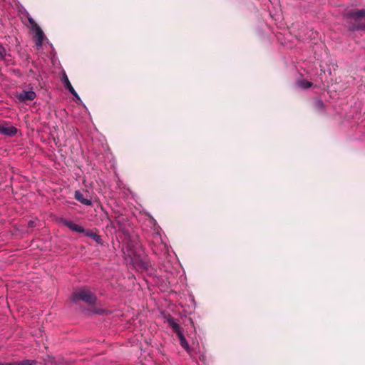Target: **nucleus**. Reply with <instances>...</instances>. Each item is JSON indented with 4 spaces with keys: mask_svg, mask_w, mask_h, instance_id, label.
I'll list each match as a JSON object with an SVG mask.
<instances>
[{
    "mask_svg": "<svg viewBox=\"0 0 365 365\" xmlns=\"http://www.w3.org/2000/svg\"><path fill=\"white\" fill-rule=\"evenodd\" d=\"M349 29L351 31L365 30V9H354L345 14Z\"/></svg>",
    "mask_w": 365,
    "mask_h": 365,
    "instance_id": "1",
    "label": "nucleus"
},
{
    "mask_svg": "<svg viewBox=\"0 0 365 365\" xmlns=\"http://www.w3.org/2000/svg\"><path fill=\"white\" fill-rule=\"evenodd\" d=\"M72 299L73 301L82 300L89 304H93L96 301V296L86 289H83L74 292Z\"/></svg>",
    "mask_w": 365,
    "mask_h": 365,
    "instance_id": "2",
    "label": "nucleus"
},
{
    "mask_svg": "<svg viewBox=\"0 0 365 365\" xmlns=\"http://www.w3.org/2000/svg\"><path fill=\"white\" fill-rule=\"evenodd\" d=\"M28 20L31 24L32 31H35L36 33V45L38 48L41 47L45 38V35L39 26L32 18L29 17L28 18Z\"/></svg>",
    "mask_w": 365,
    "mask_h": 365,
    "instance_id": "3",
    "label": "nucleus"
},
{
    "mask_svg": "<svg viewBox=\"0 0 365 365\" xmlns=\"http://www.w3.org/2000/svg\"><path fill=\"white\" fill-rule=\"evenodd\" d=\"M60 222L63 225H65L66 227H67L68 228H69L71 230H72L73 232H76L78 233H83V232H85V229L83 227H81V225H79L78 224L73 222L71 220H68L65 218H61L60 220Z\"/></svg>",
    "mask_w": 365,
    "mask_h": 365,
    "instance_id": "4",
    "label": "nucleus"
},
{
    "mask_svg": "<svg viewBox=\"0 0 365 365\" xmlns=\"http://www.w3.org/2000/svg\"><path fill=\"white\" fill-rule=\"evenodd\" d=\"M17 128L7 123L0 124V133L7 136H14L17 133Z\"/></svg>",
    "mask_w": 365,
    "mask_h": 365,
    "instance_id": "5",
    "label": "nucleus"
},
{
    "mask_svg": "<svg viewBox=\"0 0 365 365\" xmlns=\"http://www.w3.org/2000/svg\"><path fill=\"white\" fill-rule=\"evenodd\" d=\"M36 96V93L33 91H24L18 95V98L21 101H33Z\"/></svg>",
    "mask_w": 365,
    "mask_h": 365,
    "instance_id": "6",
    "label": "nucleus"
},
{
    "mask_svg": "<svg viewBox=\"0 0 365 365\" xmlns=\"http://www.w3.org/2000/svg\"><path fill=\"white\" fill-rule=\"evenodd\" d=\"M62 81H63V83L64 86L69 91V92L73 96H75L77 99H80L78 95L77 94V93L76 92V91L73 88V86H72L71 82L69 81L68 78V76H66V73H63Z\"/></svg>",
    "mask_w": 365,
    "mask_h": 365,
    "instance_id": "7",
    "label": "nucleus"
},
{
    "mask_svg": "<svg viewBox=\"0 0 365 365\" xmlns=\"http://www.w3.org/2000/svg\"><path fill=\"white\" fill-rule=\"evenodd\" d=\"M180 345L182 347L192 356L193 357L192 354V349L190 347L183 333L178 335Z\"/></svg>",
    "mask_w": 365,
    "mask_h": 365,
    "instance_id": "8",
    "label": "nucleus"
},
{
    "mask_svg": "<svg viewBox=\"0 0 365 365\" xmlns=\"http://www.w3.org/2000/svg\"><path fill=\"white\" fill-rule=\"evenodd\" d=\"M75 199L85 205H91L92 204L91 200L85 198L83 194L79 190L75 192Z\"/></svg>",
    "mask_w": 365,
    "mask_h": 365,
    "instance_id": "9",
    "label": "nucleus"
},
{
    "mask_svg": "<svg viewBox=\"0 0 365 365\" xmlns=\"http://www.w3.org/2000/svg\"><path fill=\"white\" fill-rule=\"evenodd\" d=\"M168 322L178 336L183 333L182 328L173 318L168 319Z\"/></svg>",
    "mask_w": 365,
    "mask_h": 365,
    "instance_id": "10",
    "label": "nucleus"
},
{
    "mask_svg": "<svg viewBox=\"0 0 365 365\" xmlns=\"http://www.w3.org/2000/svg\"><path fill=\"white\" fill-rule=\"evenodd\" d=\"M86 236L90 237L93 239L96 242L101 243V237L98 234L92 232L90 230H85V232H83Z\"/></svg>",
    "mask_w": 365,
    "mask_h": 365,
    "instance_id": "11",
    "label": "nucleus"
},
{
    "mask_svg": "<svg viewBox=\"0 0 365 365\" xmlns=\"http://www.w3.org/2000/svg\"><path fill=\"white\" fill-rule=\"evenodd\" d=\"M36 364L35 360H23L21 361L18 362H11V363H5L2 365H34Z\"/></svg>",
    "mask_w": 365,
    "mask_h": 365,
    "instance_id": "12",
    "label": "nucleus"
},
{
    "mask_svg": "<svg viewBox=\"0 0 365 365\" xmlns=\"http://www.w3.org/2000/svg\"><path fill=\"white\" fill-rule=\"evenodd\" d=\"M297 86L303 89L309 88L312 86V83L307 80L302 79L297 81Z\"/></svg>",
    "mask_w": 365,
    "mask_h": 365,
    "instance_id": "13",
    "label": "nucleus"
},
{
    "mask_svg": "<svg viewBox=\"0 0 365 365\" xmlns=\"http://www.w3.org/2000/svg\"><path fill=\"white\" fill-rule=\"evenodd\" d=\"M6 55L5 48L0 44V59H3Z\"/></svg>",
    "mask_w": 365,
    "mask_h": 365,
    "instance_id": "14",
    "label": "nucleus"
},
{
    "mask_svg": "<svg viewBox=\"0 0 365 365\" xmlns=\"http://www.w3.org/2000/svg\"><path fill=\"white\" fill-rule=\"evenodd\" d=\"M138 269H140V270H142L143 269H145V265L144 264H135L134 265Z\"/></svg>",
    "mask_w": 365,
    "mask_h": 365,
    "instance_id": "15",
    "label": "nucleus"
},
{
    "mask_svg": "<svg viewBox=\"0 0 365 365\" xmlns=\"http://www.w3.org/2000/svg\"><path fill=\"white\" fill-rule=\"evenodd\" d=\"M28 225L29 227H34L36 226V223L33 220H30L29 222H28Z\"/></svg>",
    "mask_w": 365,
    "mask_h": 365,
    "instance_id": "16",
    "label": "nucleus"
},
{
    "mask_svg": "<svg viewBox=\"0 0 365 365\" xmlns=\"http://www.w3.org/2000/svg\"><path fill=\"white\" fill-rule=\"evenodd\" d=\"M317 104L319 105V106H322V107L324 106V103L322 101H318Z\"/></svg>",
    "mask_w": 365,
    "mask_h": 365,
    "instance_id": "17",
    "label": "nucleus"
}]
</instances>
